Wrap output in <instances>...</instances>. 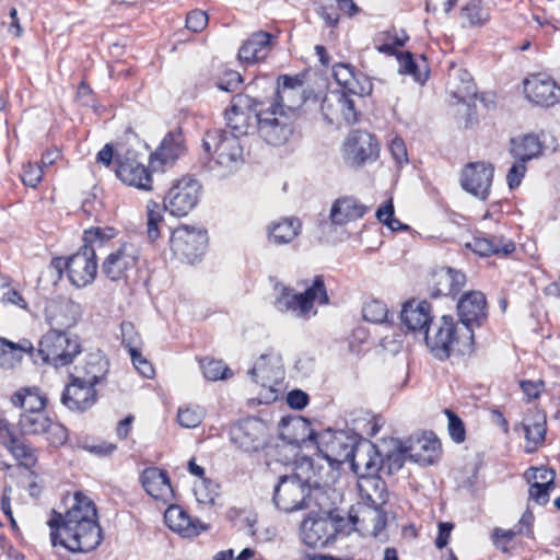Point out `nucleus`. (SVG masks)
<instances>
[{
  "instance_id": "obj_1",
  "label": "nucleus",
  "mask_w": 560,
  "mask_h": 560,
  "mask_svg": "<svg viewBox=\"0 0 560 560\" xmlns=\"http://www.w3.org/2000/svg\"><path fill=\"white\" fill-rule=\"evenodd\" d=\"M47 525L51 546L72 553L90 552L103 540L96 505L82 492L74 493L73 503L65 514L52 510Z\"/></svg>"
},
{
  "instance_id": "obj_2",
  "label": "nucleus",
  "mask_w": 560,
  "mask_h": 560,
  "mask_svg": "<svg viewBox=\"0 0 560 560\" xmlns=\"http://www.w3.org/2000/svg\"><path fill=\"white\" fill-rule=\"evenodd\" d=\"M201 186L192 177L185 176L178 179L168 190L164 206L150 200L147 205V234L152 242L160 236V226L163 224V210L171 214L184 217L198 203Z\"/></svg>"
},
{
  "instance_id": "obj_3",
  "label": "nucleus",
  "mask_w": 560,
  "mask_h": 560,
  "mask_svg": "<svg viewBox=\"0 0 560 560\" xmlns=\"http://www.w3.org/2000/svg\"><path fill=\"white\" fill-rule=\"evenodd\" d=\"M424 338L432 354L440 360L453 354L468 355L474 351L471 327L460 326L452 316H442L431 331H425Z\"/></svg>"
},
{
  "instance_id": "obj_4",
  "label": "nucleus",
  "mask_w": 560,
  "mask_h": 560,
  "mask_svg": "<svg viewBox=\"0 0 560 560\" xmlns=\"http://www.w3.org/2000/svg\"><path fill=\"white\" fill-rule=\"evenodd\" d=\"M109 238L100 228L84 232L83 246L68 257V279L74 287L81 289L93 283L97 275L96 252L101 250Z\"/></svg>"
},
{
  "instance_id": "obj_5",
  "label": "nucleus",
  "mask_w": 560,
  "mask_h": 560,
  "mask_svg": "<svg viewBox=\"0 0 560 560\" xmlns=\"http://www.w3.org/2000/svg\"><path fill=\"white\" fill-rule=\"evenodd\" d=\"M359 517L350 515L346 520L340 514L308 515L301 524L302 541L311 548H324L336 540L339 535H348L352 529H360Z\"/></svg>"
},
{
  "instance_id": "obj_6",
  "label": "nucleus",
  "mask_w": 560,
  "mask_h": 560,
  "mask_svg": "<svg viewBox=\"0 0 560 560\" xmlns=\"http://www.w3.org/2000/svg\"><path fill=\"white\" fill-rule=\"evenodd\" d=\"M248 375L253 382L261 386L258 397L250 399L249 402L270 404L278 399L281 390L279 386L284 380V369L279 354H261L248 370Z\"/></svg>"
},
{
  "instance_id": "obj_7",
  "label": "nucleus",
  "mask_w": 560,
  "mask_h": 560,
  "mask_svg": "<svg viewBox=\"0 0 560 560\" xmlns=\"http://www.w3.org/2000/svg\"><path fill=\"white\" fill-rule=\"evenodd\" d=\"M81 351L79 337L69 332L48 330L38 342V352L43 361L55 368L71 364Z\"/></svg>"
},
{
  "instance_id": "obj_8",
  "label": "nucleus",
  "mask_w": 560,
  "mask_h": 560,
  "mask_svg": "<svg viewBox=\"0 0 560 560\" xmlns=\"http://www.w3.org/2000/svg\"><path fill=\"white\" fill-rule=\"evenodd\" d=\"M360 438L345 430L326 429L319 432L316 447L331 468L347 463Z\"/></svg>"
},
{
  "instance_id": "obj_9",
  "label": "nucleus",
  "mask_w": 560,
  "mask_h": 560,
  "mask_svg": "<svg viewBox=\"0 0 560 560\" xmlns=\"http://www.w3.org/2000/svg\"><path fill=\"white\" fill-rule=\"evenodd\" d=\"M311 479L303 480L298 475L282 476L273 490V503L283 512L307 508Z\"/></svg>"
},
{
  "instance_id": "obj_10",
  "label": "nucleus",
  "mask_w": 560,
  "mask_h": 560,
  "mask_svg": "<svg viewBox=\"0 0 560 560\" xmlns=\"http://www.w3.org/2000/svg\"><path fill=\"white\" fill-rule=\"evenodd\" d=\"M207 244V231L188 225L176 228L170 240L174 256L189 264H194L203 255Z\"/></svg>"
},
{
  "instance_id": "obj_11",
  "label": "nucleus",
  "mask_w": 560,
  "mask_h": 560,
  "mask_svg": "<svg viewBox=\"0 0 560 560\" xmlns=\"http://www.w3.org/2000/svg\"><path fill=\"white\" fill-rule=\"evenodd\" d=\"M258 132L271 145L284 144L293 133V116L285 110L268 107L258 114Z\"/></svg>"
},
{
  "instance_id": "obj_12",
  "label": "nucleus",
  "mask_w": 560,
  "mask_h": 560,
  "mask_svg": "<svg viewBox=\"0 0 560 560\" xmlns=\"http://www.w3.org/2000/svg\"><path fill=\"white\" fill-rule=\"evenodd\" d=\"M238 138L225 130L215 129L206 132L202 147L207 153L215 155L218 164L232 170L243 154Z\"/></svg>"
},
{
  "instance_id": "obj_13",
  "label": "nucleus",
  "mask_w": 560,
  "mask_h": 560,
  "mask_svg": "<svg viewBox=\"0 0 560 560\" xmlns=\"http://www.w3.org/2000/svg\"><path fill=\"white\" fill-rule=\"evenodd\" d=\"M258 102L244 94L233 96L230 107L224 113L226 126L232 135L237 137L248 133L254 122L258 125Z\"/></svg>"
},
{
  "instance_id": "obj_14",
  "label": "nucleus",
  "mask_w": 560,
  "mask_h": 560,
  "mask_svg": "<svg viewBox=\"0 0 560 560\" xmlns=\"http://www.w3.org/2000/svg\"><path fill=\"white\" fill-rule=\"evenodd\" d=\"M378 142L368 131L351 132L343 143V160L350 167H362L378 158Z\"/></svg>"
},
{
  "instance_id": "obj_15",
  "label": "nucleus",
  "mask_w": 560,
  "mask_h": 560,
  "mask_svg": "<svg viewBox=\"0 0 560 560\" xmlns=\"http://www.w3.org/2000/svg\"><path fill=\"white\" fill-rule=\"evenodd\" d=\"M116 175L126 185L140 190H152V176L148 167L138 160L132 150L116 154Z\"/></svg>"
},
{
  "instance_id": "obj_16",
  "label": "nucleus",
  "mask_w": 560,
  "mask_h": 560,
  "mask_svg": "<svg viewBox=\"0 0 560 560\" xmlns=\"http://www.w3.org/2000/svg\"><path fill=\"white\" fill-rule=\"evenodd\" d=\"M385 441L382 446L385 445ZM347 463L359 480L377 476L382 470V448L368 440L360 439Z\"/></svg>"
},
{
  "instance_id": "obj_17",
  "label": "nucleus",
  "mask_w": 560,
  "mask_h": 560,
  "mask_svg": "<svg viewBox=\"0 0 560 560\" xmlns=\"http://www.w3.org/2000/svg\"><path fill=\"white\" fill-rule=\"evenodd\" d=\"M402 443L408 458L423 466L436 463L442 455L441 442L431 431L413 433Z\"/></svg>"
},
{
  "instance_id": "obj_18",
  "label": "nucleus",
  "mask_w": 560,
  "mask_h": 560,
  "mask_svg": "<svg viewBox=\"0 0 560 560\" xmlns=\"http://www.w3.org/2000/svg\"><path fill=\"white\" fill-rule=\"evenodd\" d=\"M494 167L487 162H472L462 171L460 185L480 200L488 199L493 179Z\"/></svg>"
},
{
  "instance_id": "obj_19",
  "label": "nucleus",
  "mask_w": 560,
  "mask_h": 560,
  "mask_svg": "<svg viewBox=\"0 0 560 560\" xmlns=\"http://www.w3.org/2000/svg\"><path fill=\"white\" fill-rule=\"evenodd\" d=\"M523 84L525 97L536 106L551 107L560 102V86L548 75L532 74Z\"/></svg>"
},
{
  "instance_id": "obj_20",
  "label": "nucleus",
  "mask_w": 560,
  "mask_h": 560,
  "mask_svg": "<svg viewBox=\"0 0 560 560\" xmlns=\"http://www.w3.org/2000/svg\"><path fill=\"white\" fill-rule=\"evenodd\" d=\"M230 438L244 452H257L268 444L265 422H233Z\"/></svg>"
},
{
  "instance_id": "obj_21",
  "label": "nucleus",
  "mask_w": 560,
  "mask_h": 560,
  "mask_svg": "<svg viewBox=\"0 0 560 560\" xmlns=\"http://www.w3.org/2000/svg\"><path fill=\"white\" fill-rule=\"evenodd\" d=\"M303 82L298 77L280 75L276 90L275 103L270 106L278 110H285L291 116L304 104Z\"/></svg>"
},
{
  "instance_id": "obj_22",
  "label": "nucleus",
  "mask_w": 560,
  "mask_h": 560,
  "mask_svg": "<svg viewBox=\"0 0 560 560\" xmlns=\"http://www.w3.org/2000/svg\"><path fill=\"white\" fill-rule=\"evenodd\" d=\"M82 316V307L71 299L52 301L46 307V322L49 330L68 332L74 327Z\"/></svg>"
},
{
  "instance_id": "obj_23",
  "label": "nucleus",
  "mask_w": 560,
  "mask_h": 560,
  "mask_svg": "<svg viewBox=\"0 0 560 560\" xmlns=\"http://www.w3.org/2000/svg\"><path fill=\"white\" fill-rule=\"evenodd\" d=\"M138 259V248L133 244L125 243L108 254L102 264V272L112 281L120 280L128 270L136 267Z\"/></svg>"
},
{
  "instance_id": "obj_24",
  "label": "nucleus",
  "mask_w": 560,
  "mask_h": 560,
  "mask_svg": "<svg viewBox=\"0 0 560 560\" xmlns=\"http://www.w3.org/2000/svg\"><path fill=\"white\" fill-rule=\"evenodd\" d=\"M447 91L459 103L476 98L477 86L470 73L462 66L451 62L447 72Z\"/></svg>"
},
{
  "instance_id": "obj_25",
  "label": "nucleus",
  "mask_w": 560,
  "mask_h": 560,
  "mask_svg": "<svg viewBox=\"0 0 560 560\" xmlns=\"http://www.w3.org/2000/svg\"><path fill=\"white\" fill-rule=\"evenodd\" d=\"M487 302L483 293L471 291L465 293L457 303V312L459 316V325L471 327L480 326L481 322L487 317Z\"/></svg>"
},
{
  "instance_id": "obj_26",
  "label": "nucleus",
  "mask_w": 560,
  "mask_h": 560,
  "mask_svg": "<svg viewBox=\"0 0 560 560\" xmlns=\"http://www.w3.org/2000/svg\"><path fill=\"white\" fill-rule=\"evenodd\" d=\"M185 152L184 137L180 131H171L162 140L150 162L154 170L172 165Z\"/></svg>"
},
{
  "instance_id": "obj_27",
  "label": "nucleus",
  "mask_w": 560,
  "mask_h": 560,
  "mask_svg": "<svg viewBox=\"0 0 560 560\" xmlns=\"http://www.w3.org/2000/svg\"><path fill=\"white\" fill-rule=\"evenodd\" d=\"M140 482L145 492L154 500L168 502L173 499V488L166 470L148 467L140 475Z\"/></svg>"
},
{
  "instance_id": "obj_28",
  "label": "nucleus",
  "mask_w": 560,
  "mask_h": 560,
  "mask_svg": "<svg viewBox=\"0 0 560 560\" xmlns=\"http://www.w3.org/2000/svg\"><path fill=\"white\" fill-rule=\"evenodd\" d=\"M96 401V390L94 385L75 382V377H71V382L65 388L61 402L70 410L84 411L91 408Z\"/></svg>"
},
{
  "instance_id": "obj_29",
  "label": "nucleus",
  "mask_w": 560,
  "mask_h": 560,
  "mask_svg": "<svg viewBox=\"0 0 560 560\" xmlns=\"http://www.w3.org/2000/svg\"><path fill=\"white\" fill-rule=\"evenodd\" d=\"M0 438L20 465L31 468L36 464L37 458L33 448L15 434L13 423L0 422Z\"/></svg>"
},
{
  "instance_id": "obj_30",
  "label": "nucleus",
  "mask_w": 560,
  "mask_h": 560,
  "mask_svg": "<svg viewBox=\"0 0 560 560\" xmlns=\"http://www.w3.org/2000/svg\"><path fill=\"white\" fill-rule=\"evenodd\" d=\"M400 318L402 324L411 331H419L425 335L431 323V305L427 301H408L404 304Z\"/></svg>"
},
{
  "instance_id": "obj_31",
  "label": "nucleus",
  "mask_w": 560,
  "mask_h": 560,
  "mask_svg": "<svg viewBox=\"0 0 560 560\" xmlns=\"http://www.w3.org/2000/svg\"><path fill=\"white\" fill-rule=\"evenodd\" d=\"M312 422H279V438L294 447L316 445L319 433L311 428Z\"/></svg>"
},
{
  "instance_id": "obj_32",
  "label": "nucleus",
  "mask_w": 560,
  "mask_h": 560,
  "mask_svg": "<svg viewBox=\"0 0 560 560\" xmlns=\"http://www.w3.org/2000/svg\"><path fill=\"white\" fill-rule=\"evenodd\" d=\"M275 304L279 311L291 312L296 318L308 319L316 314L314 304L302 292L295 293L289 288L282 289Z\"/></svg>"
},
{
  "instance_id": "obj_33",
  "label": "nucleus",
  "mask_w": 560,
  "mask_h": 560,
  "mask_svg": "<svg viewBox=\"0 0 560 560\" xmlns=\"http://www.w3.org/2000/svg\"><path fill=\"white\" fill-rule=\"evenodd\" d=\"M271 39L270 33L264 31L253 33L238 50L240 60L247 63L265 60L272 48Z\"/></svg>"
},
{
  "instance_id": "obj_34",
  "label": "nucleus",
  "mask_w": 560,
  "mask_h": 560,
  "mask_svg": "<svg viewBox=\"0 0 560 560\" xmlns=\"http://www.w3.org/2000/svg\"><path fill=\"white\" fill-rule=\"evenodd\" d=\"M368 211V207L353 197L337 199L330 209V220L334 224L343 225L348 222L361 219Z\"/></svg>"
},
{
  "instance_id": "obj_35",
  "label": "nucleus",
  "mask_w": 560,
  "mask_h": 560,
  "mask_svg": "<svg viewBox=\"0 0 560 560\" xmlns=\"http://www.w3.org/2000/svg\"><path fill=\"white\" fill-rule=\"evenodd\" d=\"M466 277L460 271L452 268H442L433 273L434 295H456L464 287Z\"/></svg>"
},
{
  "instance_id": "obj_36",
  "label": "nucleus",
  "mask_w": 560,
  "mask_h": 560,
  "mask_svg": "<svg viewBox=\"0 0 560 560\" xmlns=\"http://www.w3.org/2000/svg\"><path fill=\"white\" fill-rule=\"evenodd\" d=\"M164 520L170 529L184 537L196 536L200 530L206 529L203 526L199 528L187 512L179 505H170L164 513Z\"/></svg>"
},
{
  "instance_id": "obj_37",
  "label": "nucleus",
  "mask_w": 560,
  "mask_h": 560,
  "mask_svg": "<svg viewBox=\"0 0 560 560\" xmlns=\"http://www.w3.org/2000/svg\"><path fill=\"white\" fill-rule=\"evenodd\" d=\"M23 434H46V439L52 446L63 445L68 440V430L62 422H21Z\"/></svg>"
},
{
  "instance_id": "obj_38",
  "label": "nucleus",
  "mask_w": 560,
  "mask_h": 560,
  "mask_svg": "<svg viewBox=\"0 0 560 560\" xmlns=\"http://www.w3.org/2000/svg\"><path fill=\"white\" fill-rule=\"evenodd\" d=\"M339 500L340 495L335 489L328 486H320L316 480H311L307 508L314 501L315 505L322 511L320 515H328L329 513L340 514L335 509Z\"/></svg>"
},
{
  "instance_id": "obj_39",
  "label": "nucleus",
  "mask_w": 560,
  "mask_h": 560,
  "mask_svg": "<svg viewBox=\"0 0 560 560\" xmlns=\"http://www.w3.org/2000/svg\"><path fill=\"white\" fill-rule=\"evenodd\" d=\"M467 247H469L476 254L485 257L499 254L505 256L515 249V245L512 241L495 236L474 237L471 242L467 243Z\"/></svg>"
},
{
  "instance_id": "obj_40",
  "label": "nucleus",
  "mask_w": 560,
  "mask_h": 560,
  "mask_svg": "<svg viewBox=\"0 0 560 560\" xmlns=\"http://www.w3.org/2000/svg\"><path fill=\"white\" fill-rule=\"evenodd\" d=\"M105 373V362L98 354H88L83 363L74 366L71 377H75V382H83L90 385H96Z\"/></svg>"
},
{
  "instance_id": "obj_41",
  "label": "nucleus",
  "mask_w": 560,
  "mask_h": 560,
  "mask_svg": "<svg viewBox=\"0 0 560 560\" xmlns=\"http://www.w3.org/2000/svg\"><path fill=\"white\" fill-rule=\"evenodd\" d=\"M542 152V144L539 138L528 133L511 140V154L516 161L526 163L538 158Z\"/></svg>"
},
{
  "instance_id": "obj_42",
  "label": "nucleus",
  "mask_w": 560,
  "mask_h": 560,
  "mask_svg": "<svg viewBox=\"0 0 560 560\" xmlns=\"http://www.w3.org/2000/svg\"><path fill=\"white\" fill-rule=\"evenodd\" d=\"M301 232V222L296 218H284L268 226L270 242L283 245L292 242Z\"/></svg>"
},
{
  "instance_id": "obj_43",
  "label": "nucleus",
  "mask_w": 560,
  "mask_h": 560,
  "mask_svg": "<svg viewBox=\"0 0 560 560\" xmlns=\"http://www.w3.org/2000/svg\"><path fill=\"white\" fill-rule=\"evenodd\" d=\"M33 343L27 339L13 342L5 339L3 345V354H1L0 366L7 370L14 369L23 360L24 354L32 353Z\"/></svg>"
},
{
  "instance_id": "obj_44",
  "label": "nucleus",
  "mask_w": 560,
  "mask_h": 560,
  "mask_svg": "<svg viewBox=\"0 0 560 560\" xmlns=\"http://www.w3.org/2000/svg\"><path fill=\"white\" fill-rule=\"evenodd\" d=\"M359 488L361 494L370 502L371 505L378 508L387 502L388 493L386 485L378 475L360 480Z\"/></svg>"
},
{
  "instance_id": "obj_45",
  "label": "nucleus",
  "mask_w": 560,
  "mask_h": 560,
  "mask_svg": "<svg viewBox=\"0 0 560 560\" xmlns=\"http://www.w3.org/2000/svg\"><path fill=\"white\" fill-rule=\"evenodd\" d=\"M393 448L382 450V470L387 475H392L402 468L405 460L408 458L407 451L402 440L390 439Z\"/></svg>"
},
{
  "instance_id": "obj_46",
  "label": "nucleus",
  "mask_w": 560,
  "mask_h": 560,
  "mask_svg": "<svg viewBox=\"0 0 560 560\" xmlns=\"http://www.w3.org/2000/svg\"><path fill=\"white\" fill-rule=\"evenodd\" d=\"M46 397L37 388H26L12 397V404L25 412L38 413L45 409Z\"/></svg>"
},
{
  "instance_id": "obj_47",
  "label": "nucleus",
  "mask_w": 560,
  "mask_h": 560,
  "mask_svg": "<svg viewBox=\"0 0 560 560\" xmlns=\"http://www.w3.org/2000/svg\"><path fill=\"white\" fill-rule=\"evenodd\" d=\"M547 422H520L514 430L523 433L526 440L525 450L527 453L535 452L544 442L547 432Z\"/></svg>"
},
{
  "instance_id": "obj_48",
  "label": "nucleus",
  "mask_w": 560,
  "mask_h": 560,
  "mask_svg": "<svg viewBox=\"0 0 560 560\" xmlns=\"http://www.w3.org/2000/svg\"><path fill=\"white\" fill-rule=\"evenodd\" d=\"M407 39L405 32L398 34L396 30H392L378 33L374 44L377 51L392 56L398 54L397 47L404 46Z\"/></svg>"
},
{
  "instance_id": "obj_49",
  "label": "nucleus",
  "mask_w": 560,
  "mask_h": 560,
  "mask_svg": "<svg viewBox=\"0 0 560 560\" xmlns=\"http://www.w3.org/2000/svg\"><path fill=\"white\" fill-rule=\"evenodd\" d=\"M463 26H481L490 19L488 8L483 7L479 0H471L460 11Z\"/></svg>"
},
{
  "instance_id": "obj_50",
  "label": "nucleus",
  "mask_w": 560,
  "mask_h": 560,
  "mask_svg": "<svg viewBox=\"0 0 560 560\" xmlns=\"http://www.w3.org/2000/svg\"><path fill=\"white\" fill-rule=\"evenodd\" d=\"M194 491L198 502L202 504H214L219 497V485L208 478H202L196 482Z\"/></svg>"
},
{
  "instance_id": "obj_51",
  "label": "nucleus",
  "mask_w": 560,
  "mask_h": 560,
  "mask_svg": "<svg viewBox=\"0 0 560 560\" xmlns=\"http://www.w3.org/2000/svg\"><path fill=\"white\" fill-rule=\"evenodd\" d=\"M121 345L133 354L142 349V338L130 322H122L120 325Z\"/></svg>"
},
{
  "instance_id": "obj_52",
  "label": "nucleus",
  "mask_w": 560,
  "mask_h": 560,
  "mask_svg": "<svg viewBox=\"0 0 560 560\" xmlns=\"http://www.w3.org/2000/svg\"><path fill=\"white\" fill-rule=\"evenodd\" d=\"M203 376L209 381H218L229 378L231 370L221 360L205 359L200 361Z\"/></svg>"
},
{
  "instance_id": "obj_53",
  "label": "nucleus",
  "mask_w": 560,
  "mask_h": 560,
  "mask_svg": "<svg viewBox=\"0 0 560 560\" xmlns=\"http://www.w3.org/2000/svg\"><path fill=\"white\" fill-rule=\"evenodd\" d=\"M310 301L315 305L317 302L319 305H327L329 298L325 285L324 276L317 275L312 281V284L302 292Z\"/></svg>"
},
{
  "instance_id": "obj_54",
  "label": "nucleus",
  "mask_w": 560,
  "mask_h": 560,
  "mask_svg": "<svg viewBox=\"0 0 560 560\" xmlns=\"http://www.w3.org/2000/svg\"><path fill=\"white\" fill-rule=\"evenodd\" d=\"M362 315L366 322L382 324L387 318L388 308L382 301L372 300L364 304Z\"/></svg>"
},
{
  "instance_id": "obj_55",
  "label": "nucleus",
  "mask_w": 560,
  "mask_h": 560,
  "mask_svg": "<svg viewBox=\"0 0 560 560\" xmlns=\"http://www.w3.org/2000/svg\"><path fill=\"white\" fill-rule=\"evenodd\" d=\"M341 92L332 91L328 93L322 102V113L330 124L339 121V108Z\"/></svg>"
},
{
  "instance_id": "obj_56",
  "label": "nucleus",
  "mask_w": 560,
  "mask_h": 560,
  "mask_svg": "<svg viewBox=\"0 0 560 560\" xmlns=\"http://www.w3.org/2000/svg\"><path fill=\"white\" fill-rule=\"evenodd\" d=\"M332 75L337 83L343 88L342 92H349V88L355 79L353 67L348 63H337L332 68Z\"/></svg>"
},
{
  "instance_id": "obj_57",
  "label": "nucleus",
  "mask_w": 560,
  "mask_h": 560,
  "mask_svg": "<svg viewBox=\"0 0 560 560\" xmlns=\"http://www.w3.org/2000/svg\"><path fill=\"white\" fill-rule=\"evenodd\" d=\"M363 523L370 522L372 523V534L377 536L386 526V516L380 510H371L364 509L363 511ZM362 529L369 530V526L366 524L363 525Z\"/></svg>"
},
{
  "instance_id": "obj_58",
  "label": "nucleus",
  "mask_w": 560,
  "mask_h": 560,
  "mask_svg": "<svg viewBox=\"0 0 560 560\" xmlns=\"http://www.w3.org/2000/svg\"><path fill=\"white\" fill-rule=\"evenodd\" d=\"M555 471L544 467H532L526 470L525 478L528 482H538L539 485L553 487Z\"/></svg>"
},
{
  "instance_id": "obj_59",
  "label": "nucleus",
  "mask_w": 560,
  "mask_h": 560,
  "mask_svg": "<svg viewBox=\"0 0 560 560\" xmlns=\"http://www.w3.org/2000/svg\"><path fill=\"white\" fill-rule=\"evenodd\" d=\"M339 118H342L347 124H353L358 119L354 102L349 97L348 92H341L340 97Z\"/></svg>"
},
{
  "instance_id": "obj_60",
  "label": "nucleus",
  "mask_w": 560,
  "mask_h": 560,
  "mask_svg": "<svg viewBox=\"0 0 560 560\" xmlns=\"http://www.w3.org/2000/svg\"><path fill=\"white\" fill-rule=\"evenodd\" d=\"M82 448L102 457L110 455L116 450V445L106 441L85 440L82 442Z\"/></svg>"
},
{
  "instance_id": "obj_61",
  "label": "nucleus",
  "mask_w": 560,
  "mask_h": 560,
  "mask_svg": "<svg viewBox=\"0 0 560 560\" xmlns=\"http://www.w3.org/2000/svg\"><path fill=\"white\" fill-rule=\"evenodd\" d=\"M397 60L399 63V72L412 75L417 81L421 80V73L410 52H398Z\"/></svg>"
},
{
  "instance_id": "obj_62",
  "label": "nucleus",
  "mask_w": 560,
  "mask_h": 560,
  "mask_svg": "<svg viewBox=\"0 0 560 560\" xmlns=\"http://www.w3.org/2000/svg\"><path fill=\"white\" fill-rule=\"evenodd\" d=\"M43 168L38 164L27 163L23 166L22 182L30 187L35 188L42 180Z\"/></svg>"
},
{
  "instance_id": "obj_63",
  "label": "nucleus",
  "mask_w": 560,
  "mask_h": 560,
  "mask_svg": "<svg viewBox=\"0 0 560 560\" xmlns=\"http://www.w3.org/2000/svg\"><path fill=\"white\" fill-rule=\"evenodd\" d=\"M207 24L208 15L202 10H192L186 16V27L191 32H201Z\"/></svg>"
},
{
  "instance_id": "obj_64",
  "label": "nucleus",
  "mask_w": 560,
  "mask_h": 560,
  "mask_svg": "<svg viewBox=\"0 0 560 560\" xmlns=\"http://www.w3.org/2000/svg\"><path fill=\"white\" fill-rule=\"evenodd\" d=\"M242 81V77L238 72L230 70L219 79L217 86L225 92H234L238 89Z\"/></svg>"
}]
</instances>
